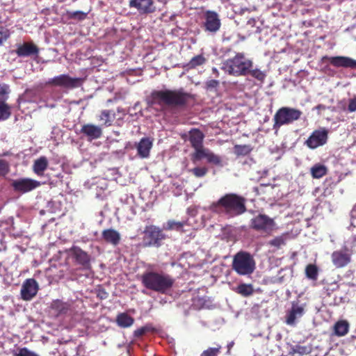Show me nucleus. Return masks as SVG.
Segmentation results:
<instances>
[{"mask_svg":"<svg viewBox=\"0 0 356 356\" xmlns=\"http://www.w3.org/2000/svg\"><path fill=\"white\" fill-rule=\"evenodd\" d=\"M11 186L15 192L25 193L39 187L40 183L29 178H20L13 180Z\"/></svg>","mask_w":356,"mask_h":356,"instance_id":"1a4fd4ad","label":"nucleus"},{"mask_svg":"<svg viewBox=\"0 0 356 356\" xmlns=\"http://www.w3.org/2000/svg\"><path fill=\"white\" fill-rule=\"evenodd\" d=\"M51 308L58 313H62L65 309V306L62 301L56 300L52 302Z\"/></svg>","mask_w":356,"mask_h":356,"instance_id":"37998d69","label":"nucleus"},{"mask_svg":"<svg viewBox=\"0 0 356 356\" xmlns=\"http://www.w3.org/2000/svg\"><path fill=\"white\" fill-rule=\"evenodd\" d=\"M117 325L123 328L131 327L134 323V318L125 312L120 313L116 316Z\"/></svg>","mask_w":356,"mask_h":356,"instance_id":"b1692460","label":"nucleus"},{"mask_svg":"<svg viewBox=\"0 0 356 356\" xmlns=\"http://www.w3.org/2000/svg\"><path fill=\"white\" fill-rule=\"evenodd\" d=\"M234 149V153L237 156H246L252 150V147L250 145H236Z\"/></svg>","mask_w":356,"mask_h":356,"instance_id":"72a5a7b5","label":"nucleus"},{"mask_svg":"<svg viewBox=\"0 0 356 356\" xmlns=\"http://www.w3.org/2000/svg\"><path fill=\"white\" fill-rule=\"evenodd\" d=\"M220 19L216 12L212 10L205 12L204 28L206 31L215 33L220 29Z\"/></svg>","mask_w":356,"mask_h":356,"instance_id":"f8f14e48","label":"nucleus"},{"mask_svg":"<svg viewBox=\"0 0 356 356\" xmlns=\"http://www.w3.org/2000/svg\"><path fill=\"white\" fill-rule=\"evenodd\" d=\"M82 131L87 136H89V124H86L82 128Z\"/></svg>","mask_w":356,"mask_h":356,"instance_id":"6e6d98bb","label":"nucleus"},{"mask_svg":"<svg viewBox=\"0 0 356 356\" xmlns=\"http://www.w3.org/2000/svg\"><path fill=\"white\" fill-rule=\"evenodd\" d=\"M10 171L9 163L3 159H0V177H5Z\"/></svg>","mask_w":356,"mask_h":356,"instance_id":"58836bf2","label":"nucleus"},{"mask_svg":"<svg viewBox=\"0 0 356 356\" xmlns=\"http://www.w3.org/2000/svg\"><path fill=\"white\" fill-rule=\"evenodd\" d=\"M189 95L182 90H154L147 98L149 107L162 110L165 106H178L185 104Z\"/></svg>","mask_w":356,"mask_h":356,"instance_id":"f257e3e1","label":"nucleus"},{"mask_svg":"<svg viewBox=\"0 0 356 356\" xmlns=\"http://www.w3.org/2000/svg\"><path fill=\"white\" fill-rule=\"evenodd\" d=\"M347 110L350 113L356 111V97L349 99Z\"/></svg>","mask_w":356,"mask_h":356,"instance_id":"de8ad7c7","label":"nucleus"},{"mask_svg":"<svg viewBox=\"0 0 356 356\" xmlns=\"http://www.w3.org/2000/svg\"><path fill=\"white\" fill-rule=\"evenodd\" d=\"M245 200L234 193L222 196L210 206V210L216 213H223L229 217H234L243 213L245 210Z\"/></svg>","mask_w":356,"mask_h":356,"instance_id":"f03ea898","label":"nucleus"},{"mask_svg":"<svg viewBox=\"0 0 356 356\" xmlns=\"http://www.w3.org/2000/svg\"><path fill=\"white\" fill-rule=\"evenodd\" d=\"M206 62L205 58L202 55H197L192 58L188 64L190 68H194L197 66L203 65Z\"/></svg>","mask_w":356,"mask_h":356,"instance_id":"c9c22d12","label":"nucleus"},{"mask_svg":"<svg viewBox=\"0 0 356 356\" xmlns=\"http://www.w3.org/2000/svg\"><path fill=\"white\" fill-rule=\"evenodd\" d=\"M102 237L105 241L114 246L118 245L121 239L120 234L113 229H107L104 230L102 232Z\"/></svg>","mask_w":356,"mask_h":356,"instance_id":"6ab92c4d","label":"nucleus"},{"mask_svg":"<svg viewBox=\"0 0 356 356\" xmlns=\"http://www.w3.org/2000/svg\"><path fill=\"white\" fill-rule=\"evenodd\" d=\"M252 67V60L246 58L243 53H237L234 57L225 60L221 69L229 75L234 76H246L249 67Z\"/></svg>","mask_w":356,"mask_h":356,"instance_id":"20e7f679","label":"nucleus"},{"mask_svg":"<svg viewBox=\"0 0 356 356\" xmlns=\"http://www.w3.org/2000/svg\"><path fill=\"white\" fill-rule=\"evenodd\" d=\"M153 146V140L148 137H144L136 144L137 154L141 159H147L149 156L150 150Z\"/></svg>","mask_w":356,"mask_h":356,"instance_id":"f3484780","label":"nucleus"},{"mask_svg":"<svg viewBox=\"0 0 356 356\" xmlns=\"http://www.w3.org/2000/svg\"><path fill=\"white\" fill-rule=\"evenodd\" d=\"M318 268H305V274L307 277L312 280H316L318 277Z\"/></svg>","mask_w":356,"mask_h":356,"instance_id":"c03bdc74","label":"nucleus"},{"mask_svg":"<svg viewBox=\"0 0 356 356\" xmlns=\"http://www.w3.org/2000/svg\"><path fill=\"white\" fill-rule=\"evenodd\" d=\"M212 73L215 77H218L219 76L218 70L216 67L212 68Z\"/></svg>","mask_w":356,"mask_h":356,"instance_id":"4d7b16f0","label":"nucleus"},{"mask_svg":"<svg viewBox=\"0 0 356 356\" xmlns=\"http://www.w3.org/2000/svg\"><path fill=\"white\" fill-rule=\"evenodd\" d=\"M289 238L290 234L289 233H284L269 241L268 244L276 248H281L282 247L286 245V241Z\"/></svg>","mask_w":356,"mask_h":356,"instance_id":"c85d7f7f","label":"nucleus"},{"mask_svg":"<svg viewBox=\"0 0 356 356\" xmlns=\"http://www.w3.org/2000/svg\"><path fill=\"white\" fill-rule=\"evenodd\" d=\"M189 172H192L196 177L200 178L207 175L208 169L205 167H196L190 170Z\"/></svg>","mask_w":356,"mask_h":356,"instance_id":"ea45409f","label":"nucleus"},{"mask_svg":"<svg viewBox=\"0 0 356 356\" xmlns=\"http://www.w3.org/2000/svg\"><path fill=\"white\" fill-rule=\"evenodd\" d=\"M238 275H246L253 273L254 268H234Z\"/></svg>","mask_w":356,"mask_h":356,"instance_id":"8fccbe9b","label":"nucleus"},{"mask_svg":"<svg viewBox=\"0 0 356 356\" xmlns=\"http://www.w3.org/2000/svg\"><path fill=\"white\" fill-rule=\"evenodd\" d=\"M295 352L298 353L300 355H305L309 353V350L307 346H297Z\"/></svg>","mask_w":356,"mask_h":356,"instance_id":"3c124183","label":"nucleus"},{"mask_svg":"<svg viewBox=\"0 0 356 356\" xmlns=\"http://www.w3.org/2000/svg\"><path fill=\"white\" fill-rule=\"evenodd\" d=\"M251 226L257 231L270 234L275 229V224L272 218L259 214L251 220Z\"/></svg>","mask_w":356,"mask_h":356,"instance_id":"6e6552de","label":"nucleus"},{"mask_svg":"<svg viewBox=\"0 0 356 356\" xmlns=\"http://www.w3.org/2000/svg\"><path fill=\"white\" fill-rule=\"evenodd\" d=\"M221 348L222 347L220 345L216 348H209L204 350L200 356H218L220 353Z\"/></svg>","mask_w":356,"mask_h":356,"instance_id":"4c0bfd02","label":"nucleus"},{"mask_svg":"<svg viewBox=\"0 0 356 356\" xmlns=\"http://www.w3.org/2000/svg\"><path fill=\"white\" fill-rule=\"evenodd\" d=\"M10 90L8 85H0V102H6L8 98V94Z\"/></svg>","mask_w":356,"mask_h":356,"instance_id":"e433bc0d","label":"nucleus"},{"mask_svg":"<svg viewBox=\"0 0 356 356\" xmlns=\"http://www.w3.org/2000/svg\"><path fill=\"white\" fill-rule=\"evenodd\" d=\"M9 36L8 31L6 29H0V44L3 40H6Z\"/></svg>","mask_w":356,"mask_h":356,"instance_id":"603ef678","label":"nucleus"},{"mask_svg":"<svg viewBox=\"0 0 356 356\" xmlns=\"http://www.w3.org/2000/svg\"><path fill=\"white\" fill-rule=\"evenodd\" d=\"M310 171L313 178L320 179L327 174V168L323 164L317 163L311 168Z\"/></svg>","mask_w":356,"mask_h":356,"instance_id":"c756f323","label":"nucleus"},{"mask_svg":"<svg viewBox=\"0 0 356 356\" xmlns=\"http://www.w3.org/2000/svg\"><path fill=\"white\" fill-rule=\"evenodd\" d=\"M234 291L243 297H248L254 293V288L251 284H240Z\"/></svg>","mask_w":356,"mask_h":356,"instance_id":"cd10ccee","label":"nucleus"},{"mask_svg":"<svg viewBox=\"0 0 356 356\" xmlns=\"http://www.w3.org/2000/svg\"><path fill=\"white\" fill-rule=\"evenodd\" d=\"M350 218H351L350 226L355 227L356 224H355V221L356 220V207H354L350 211Z\"/></svg>","mask_w":356,"mask_h":356,"instance_id":"864d4df0","label":"nucleus"},{"mask_svg":"<svg viewBox=\"0 0 356 356\" xmlns=\"http://www.w3.org/2000/svg\"><path fill=\"white\" fill-rule=\"evenodd\" d=\"M15 356H39L35 353L29 350L27 348H22L19 349L17 353L15 355Z\"/></svg>","mask_w":356,"mask_h":356,"instance_id":"a18cd8bd","label":"nucleus"},{"mask_svg":"<svg viewBox=\"0 0 356 356\" xmlns=\"http://www.w3.org/2000/svg\"><path fill=\"white\" fill-rule=\"evenodd\" d=\"M219 85V81L215 79L208 80L206 82V88L207 90L216 89Z\"/></svg>","mask_w":356,"mask_h":356,"instance_id":"49530a36","label":"nucleus"},{"mask_svg":"<svg viewBox=\"0 0 356 356\" xmlns=\"http://www.w3.org/2000/svg\"><path fill=\"white\" fill-rule=\"evenodd\" d=\"M95 293L100 300L106 299L108 297L107 292L101 287H99L97 289L95 290Z\"/></svg>","mask_w":356,"mask_h":356,"instance_id":"09e8293b","label":"nucleus"},{"mask_svg":"<svg viewBox=\"0 0 356 356\" xmlns=\"http://www.w3.org/2000/svg\"><path fill=\"white\" fill-rule=\"evenodd\" d=\"M130 8L137 9L140 14H148L155 11L153 0H130Z\"/></svg>","mask_w":356,"mask_h":356,"instance_id":"dca6fc26","label":"nucleus"},{"mask_svg":"<svg viewBox=\"0 0 356 356\" xmlns=\"http://www.w3.org/2000/svg\"><path fill=\"white\" fill-rule=\"evenodd\" d=\"M38 291V284L33 279H27L24 281L21 289V296L24 300H31L35 297Z\"/></svg>","mask_w":356,"mask_h":356,"instance_id":"ddd939ff","label":"nucleus"},{"mask_svg":"<svg viewBox=\"0 0 356 356\" xmlns=\"http://www.w3.org/2000/svg\"><path fill=\"white\" fill-rule=\"evenodd\" d=\"M350 325L346 320H340L336 322L333 327L334 334L337 337H343L348 334Z\"/></svg>","mask_w":356,"mask_h":356,"instance_id":"4be33fe9","label":"nucleus"},{"mask_svg":"<svg viewBox=\"0 0 356 356\" xmlns=\"http://www.w3.org/2000/svg\"><path fill=\"white\" fill-rule=\"evenodd\" d=\"M183 266H184V264H178V267H183Z\"/></svg>","mask_w":356,"mask_h":356,"instance_id":"052dcab7","label":"nucleus"},{"mask_svg":"<svg viewBox=\"0 0 356 356\" xmlns=\"http://www.w3.org/2000/svg\"><path fill=\"white\" fill-rule=\"evenodd\" d=\"M15 52L19 57H28L33 55H38L39 49L32 42H24L17 46Z\"/></svg>","mask_w":356,"mask_h":356,"instance_id":"a211bd4d","label":"nucleus"},{"mask_svg":"<svg viewBox=\"0 0 356 356\" xmlns=\"http://www.w3.org/2000/svg\"><path fill=\"white\" fill-rule=\"evenodd\" d=\"M305 314V305L299 304L298 302H293L291 307L289 309L285 316L286 324L295 326L297 321Z\"/></svg>","mask_w":356,"mask_h":356,"instance_id":"9d476101","label":"nucleus"},{"mask_svg":"<svg viewBox=\"0 0 356 356\" xmlns=\"http://www.w3.org/2000/svg\"><path fill=\"white\" fill-rule=\"evenodd\" d=\"M207 159L209 163L215 164L216 165H222L221 158L211 151L209 152Z\"/></svg>","mask_w":356,"mask_h":356,"instance_id":"79ce46f5","label":"nucleus"},{"mask_svg":"<svg viewBox=\"0 0 356 356\" xmlns=\"http://www.w3.org/2000/svg\"><path fill=\"white\" fill-rule=\"evenodd\" d=\"M143 286L159 293L167 294L175 284V279L165 273L149 271L141 277Z\"/></svg>","mask_w":356,"mask_h":356,"instance_id":"7ed1b4c3","label":"nucleus"},{"mask_svg":"<svg viewBox=\"0 0 356 356\" xmlns=\"http://www.w3.org/2000/svg\"><path fill=\"white\" fill-rule=\"evenodd\" d=\"M171 265H172V266H175V262H172V263H171Z\"/></svg>","mask_w":356,"mask_h":356,"instance_id":"680f3d73","label":"nucleus"},{"mask_svg":"<svg viewBox=\"0 0 356 356\" xmlns=\"http://www.w3.org/2000/svg\"><path fill=\"white\" fill-rule=\"evenodd\" d=\"M184 225V222L169 220L165 224H163V229L165 230H175L177 232H183Z\"/></svg>","mask_w":356,"mask_h":356,"instance_id":"2f4dec72","label":"nucleus"},{"mask_svg":"<svg viewBox=\"0 0 356 356\" xmlns=\"http://www.w3.org/2000/svg\"><path fill=\"white\" fill-rule=\"evenodd\" d=\"M17 101H18V103L20 104L22 102H25L26 98H25V97H19Z\"/></svg>","mask_w":356,"mask_h":356,"instance_id":"13d9d810","label":"nucleus"},{"mask_svg":"<svg viewBox=\"0 0 356 356\" xmlns=\"http://www.w3.org/2000/svg\"><path fill=\"white\" fill-rule=\"evenodd\" d=\"M328 138V130L325 128H320L314 130L307 139L305 144L311 149L326 144Z\"/></svg>","mask_w":356,"mask_h":356,"instance_id":"0eeeda50","label":"nucleus"},{"mask_svg":"<svg viewBox=\"0 0 356 356\" xmlns=\"http://www.w3.org/2000/svg\"><path fill=\"white\" fill-rule=\"evenodd\" d=\"M334 265L337 267H343L350 262V256L346 252L341 251L334 252L332 254Z\"/></svg>","mask_w":356,"mask_h":356,"instance_id":"aec40b11","label":"nucleus"},{"mask_svg":"<svg viewBox=\"0 0 356 356\" xmlns=\"http://www.w3.org/2000/svg\"><path fill=\"white\" fill-rule=\"evenodd\" d=\"M143 246L159 247L162 240L165 238L162 230L154 225L147 226L144 231Z\"/></svg>","mask_w":356,"mask_h":356,"instance_id":"423d86ee","label":"nucleus"},{"mask_svg":"<svg viewBox=\"0 0 356 356\" xmlns=\"http://www.w3.org/2000/svg\"><path fill=\"white\" fill-rule=\"evenodd\" d=\"M195 152L192 154L191 159L194 163L197 161H200L201 159L206 158L209 156V153L210 150L209 149H205L202 146L199 147H195Z\"/></svg>","mask_w":356,"mask_h":356,"instance_id":"7c9ffc66","label":"nucleus"},{"mask_svg":"<svg viewBox=\"0 0 356 356\" xmlns=\"http://www.w3.org/2000/svg\"><path fill=\"white\" fill-rule=\"evenodd\" d=\"M248 75L251 76L258 81L263 83L266 77V72L261 70L257 67H254L252 61V67H249Z\"/></svg>","mask_w":356,"mask_h":356,"instance_id":"bb28decb","label":"nucleus"},{"mask_svg":"<svg viewBox=\"0 0 356 356\" xmlns=\"http://www.w3.org/2000/svg\"><path fill=\"white\" fill-rule=\"evenodd\" d=\"M252 256L244 251L238 252L234 257L232 267H254Z\"/></svg>","mask_w":356,"mask_h":356,"instance_id":"2eb2a0df","label":"nucleus"},{"mask_svg":"<svg viewBox=\"0 0 356 356\" xmlns=\"http://www.w3.org/2000/svg\"><path fill=\"white\" fill-rule=\"evenodd\" d=\"M302 115V112L296 108L284 106L279 108L273 116V129L277 131L282 126L293 124Z\"/></svg>","mask_w":356,"mask_h":356,"instance_id":"39448f33","label":"nucleus"},{"mask_svg":"<svg viewBox=\"0 0 356 356\" xmlns=\"http://www.w3.org/2000/svg\"><path fill=\"white\" fill-rule=\"evenodd\" d=\"M81 79L72 78L67 74L56 76L48 81L49 84L66 88H74L79 87L81 84Z\"/></svg>","mask_w":356,"mask_h":356,"instance_id":"9b49d317","label":"nucleus"},{"mask_svg":"<svg viewBox=\"0 0 356 356\" xmlns=\"http://www.w3.org/2000/svg\"><path fill=\"white\" fill-rule=\"evenodd\" d=\"M306 267L310 268V267H316V266H314L313 264H308L306 266Z\"/></svg>","mask_w":356,"mask_h":356,"instance_id":"bf43d9fd","label":"nucleus"},{"mask_svg":"<svg viewBox=\"0 0 356 356\" xmlns=\"http://www.w3.org/2000/svg\"><path fill=\"white\" fill-rule=\"evenodd\" d=\"M334 67L356 69V60L346 56H324Z\"/></svg>","mask_w":356,"mask_h":356,"instance_id":"4468645a","label":"nucleus"},{"mask_svg":"<svg viewBox=\"0 0 356 356\" xmlns=\"http://www.w3.org/2000/svg\"><path fill=\"white\" fill-rule=\"evenodd\" d=\"M47 165L48 161L47 158L42 156L34 161L33 169L35 174L38 175H43L44 171L47 169Z\"/></svg>","mask_w":356,"mask_h":356,"instance_id":"a878e982","label":"nucleus"},{"mask_svg":"<svg viewBox=\"0 0 356 356\" xmlns=\"http://www.w3.org/2000/svg\"><path fill=\"white\" fill-rule=\"evenodd\" d=\"M204 134L199 129H194L190 131L189 141L193 148L202 145Z\"/></svg>","mask_w":356,"mask_h":356,"instance_id":"5701e85b","label":"nucleus"},{"mask_svg":"<svg viewBox=\"0 0 356 356\" xmlns=\"http://www.w3.org/2000/svg\"><path fill=\"white\" fill-rule=\"evenodd\" d=\"M97 119L101 125L108 127L112 124L115 120V113L110 110H104L99 115H97Z\"/></svg>","mask_w":356,"mask_h":356,"instance_id":"412c9836","label":"nucleus"},{"mask_svg":"<svg viewBox=\"0 0 356 356\" xmlns=\"http://www.w3.org/2000/svg\"><path fill=\"white\" fill-rule=\"evenodd\" d=\"M154 330L155 329L151 325H146L136 330L134 332V336L136 338H140L145 335L146 333L154 332Z\"/></svg>","mask_w":356,"mask_h":356,"instance_id":"f704fd0d","label":"nucleus"},{"mask_svg":"<svg viewBox=\"0 0 356 356\" xmlns=\"http://www.w3.org/2000/svg\"><path fill=\"white\" fill-rule=\"evenodd\" d=\"M102 134V131L100 127L90 124V140L99 138Z\"/></svg>","mask_w":356,"mask_h":356,"instance_id":"a19ab883","label":"nucleus"},{"mask_svg":"<svg viewBox=\"0 0 356 356\" xmlns=\"http://www.w3.org/2000/svg\"><path fill=\"white\" fill-rule=\"evenodd\" d=\"M11 115V107L6 102H0V121L6 120Z\"/></svg>","mask_w":356,"mask_h":356,"instance_id":"473e14b6","label":"nucleus"},{"mask_svg":"<svg viewBox=\"0 0 356 356\" xmlns=\"http://www.w3.org/2000/svg\"><path fill=\"white\" fill-rule=\"evenodd\" d=\"M69 255L79 264H84L88 259L87 253L79 248L71 250Z\"/></svg>","mask_w":356,"mask_h":356,"instance_id":"393cba45","label":"nucleus"},{"mask_svg":"<svg viewBox=\"0 0 356 356\" xmlns=\"http://www.w3.org/2000/svg\"><path fill=\"white\" fill-rule=\"evenodd\" d=\"M284 271V269L283 268H281L279 272H278V277H277V280L280 282H282L284 281V275H282V272Z\"/></svg>","mask_w":356,"mask_h":356,"instance_id":"5fc2aeb1","label":"nucleus"}]
</instances>
